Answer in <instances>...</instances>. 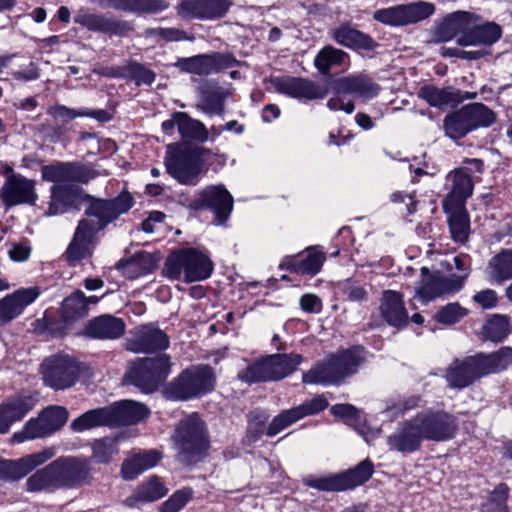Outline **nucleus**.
<instances>
[{
	"mask_svg": "<svg viewBox=\"0 0 512 512\" xmlns=\"http://www.w3.org/2000/svg\"><path fill=\"white\" fill-rule=\"evenodd\" d=\"M35 406V399L31 395L19 394L8 397L0 404V433H7L10 426L22 420Z\"/></svg>",
	"mask_w": 512,
	"mask_h": 512,
	"instance_id": "27",
	"label": "nucleus"
},
{
	"mask_svg": "<svg viewBox=\"0 0 512 512\" xmlns=\"http://www.w3.org/2000/svg\"><path fill=\"white\" fill-rule=\"evenodd\" d=\"M211 151L205 147L193 146L169 150L165 157L167 172L184 185H196Z\"/></svg>",
	"mask_w": 512,
	"mask_h": 512,
	"instance_id": "7",
	"label": "nucleus"
},
{
	"mask_svg": "<svg viewBox=\"0 0 512 512\" xmlns=\"http://www.w3.org/2000/svg\"><path fill=\"white\" fill-rule=\"evenodd\" d=\"M62 319L65 323H72L88 315L85 306L84 293L80 290L73 292L62 302Z\"/></svg>",
	"mask_w": 512,
	"mask_h": 512,
	"instance_id": "47",
	"label": "nucleus"
},
{
	"mask_svg": "<svg viewBox=\"0 0 512 512\" xmlns=\"http://www.w3.org/2000/svg\"><path fill=\"white\" fill-rule=\"evenodd\" d=\"M450 191L443 200V209L462 208L474 190L472 177L465 168H455L447 175Z\"/></svg>",
	"mask_w": 512,
	"mask_h": 512,
	"instance_id": "24",
	"label": "nucleus"
},
{
	"mask_svg": "<svg viewBox=\"0 0 512 512\" xmlns=\"http://www.w3.org/2000/svg\"><path fill=\"white\" fill-rule=\"evenodd\" d=\"M215 375L208 365L193 366L184 370L167 389V394L175 400H188L200 397L214 389Z\"/></svg>",
	"mask_w": 512,
	"mask_h": 512,
	"instance_id": "9",
	"label": "nucleus"
},
{
	"mask_svg": "<svg viewBox=\"0 0 512 512\" xmlns=\"http://www.w3.org/2000/svg\"><path fill=\"white\" fill-rule=\"evenodd\" d=\"M179 121V134L182 139L206 142L209 138V131L205 125L196 119L191 118L185 112H176Z\"/></svg>",
	"mask_w": 512,
	"mask_h": 512,
	"instance_id": "43",
	"label": "nucleus"
},
{
	"mask_svg": "<svg viewBox=\"0 0 512 512\" xmlns=\"http://www.w3.org/2000/svg\"><path fill=\"white\" fill-rule=\"evenodd\" d=\"M337 88L340 92L357 94L363 98L375 97L380 91L378 84L363 75L341 78L337 82Z\"/></svg>",
	"mask_w": 512,
	"mask_h": 512,
	"instance_id": "37",
	"label": "nucleus"
},
{
	"mask_svg": "<svg viewBox=\"0 0 512 512\" xmlns=\"http://www.w3.org/2000/svg\"><path fill=\"white\" fill-rule=\"evenodd\" d=\"M508 494L509 487L506 484L501 483L492 491L489 500L484 506H489L490 510L492 508H497V506H507L506 502Z\"/></svg>",
	"mask_w": 512,
	"mask_h": 512,
	"instance_id": "63",
	"label": "nucleus"
},
{
	"mask_svg": "<svg viewBox=\"0 0 512 512\" xmlns=\"http://www.w3.org/2000/svg\"><path fill=\"white\" fill-rule=\"evenodd\" d=\"M83 199L87 202L85 215L96 218V220L84 219L93 228L94 233L103 230L120 215L127 213L134 204L132 195L126 191L113 199L96 198L89 194L85 195Z\"/></svg>",
	"mask_w": 512,
	"mask_h": 512,
	"instance_id": "10",
	"label": "nucleus"
},
{
	"mask_svg": "<svg viewBox=\"0 0 512 512\" xmlns=\"http://www.w3.org/2000/svg\"><path fill=\"white\" fill-rule=\"evenodd\" d=\"M78 199L77 191L71 187L54 185L51 188V200L46 214L55 216L65 213L75 206Z\"/></svg>",
	"mask_w": 512,
	"mask_h": 512,
	"instance_id": "38",
	"label": "nucleus"
},
{
	"mask_svg": "<svg viewBox=\"0 0 512 512\" xmlns=\"http://www.w3.org/2000/svg\"><path fill=\"white\" fill-rule=\"evenodd\" d=\"M156 268V260L152 254L141 251L128 259L121 260L117 264V269L122 275L129 279H135L145 274L151 273Z\"/></svg>",
	"mask_w": 512,
	"mask_h": 512,
	"instance_id": "36",
	"label": "nucleus"
},
{
	"mask_svg": "<svg viewBox=\"0 0 512 512\" xmlns=\"http://www.w3.org/2000/svg\"><path fill=\"white\" fill-rule=\"evenodd\" d=\"M194 210L210 209L218 224H224L233 209V197L223 185H211L201 190L190 203Z\"/></svg>",
	"mask_w": 512,
	"mask_h": 512,
	"instance_id": "15",
	"label": "nucleus"
},
{
	"mask_svg": "<svg viewBox=\"0 0 512 512\" xmlns=\"http://www.w3.org/2000/svg\"><path fill=\"white\" fill-rule=\"evenodd\" d=\"M228 96L229 92L223 88L207 89L203 92L198 108L210 115H222L224 113V100Z\"/></svg>",
	"mask_w": 512,
	"mask_h": 512,
	"instance_id": "48",
	"label": "nucleus"
},
{
	"mask_svg": "<svg viewBox=\"0 0 512 512\" xmlns=\"http://www.w3.org/2000/svg\"><path fill=\"white\" fill-rule=\"evenodd\" d=\"M233 0H182L178 14L187 18L211 20L226 15Z\"/></svg>",
	"mask_w": 512,
	"mask_h": 512,
	"instance_id": "23",
	"label": "nucleus"
},
{
	"mask_svg": "<svg viewBox=\"0 0 512 512\" xmlns=\"http://www.w3.org/2000/svg\"><path fill=\"white\" fill-rule=\"evenodd\" d=\"M436 42H448L455 39L462 47H487L497 42L501 34H436Z\"/></svg>",
	"mask_w": 512,
	"mask_h": 512,
	"instance_id": "44",
	"label": "nucleus"
},
{
	"mask_svg": "<svg viewBox=\"0 0 512 512\" xmlns=\"http://www.w3.org/2000/svg\"><path fill=\"white\" fill-rule=\"evenodd\" d=\"M42 178L48 182L68 183L72 182L71 162H58L45 165L41 168Z\"/></svg>",
	"mask_w": 512,
	"mask_h": 512,
	"instance_id": "55",
	"label": "nucleus"
},
{
	"mask_svg": "<svg viewBox=\"0 0 512 512\" xmlns=\"http://www.w3.org/2000/svg\"><path fill=\"white\" fill-rule=\"evenodd\" d=\"M55 453L54 448L48 447L17 460L0 458V479L10 481L19 480L28 475L36 467L52 459Z\"/></svg>",
	"mask_w": 512,
	"mask_h": 512,
	"instance_id": "18",
	"label": "nucleus"
},
{
	"mask_svg": "<svg viewBox=\"0 0 512 512\" xmlns=\"http://www.w3.org/2000/svg\"><path fill=\"white\" fill-rule=\"evenodd\" d=\"M120 440V436L95 440L92 444V458L94 461L99 464H108L118 454Z\"/></svg>",
	"mask_w": 512,
	"mask_h": 512,
	"instance_id": "50",
	"label": "nucleus"
},
{
	"mask_svg": "<svg viewBox=\"0 0 512 512\" xmlns=\"http://www.w3.org/2000/svg\"><path fill=\"white\" fill-rule=\"evenodd\" d=\"M110 6L136 14H152L169 7L166 0H109Z\"/></svg>",
	"mask_w": 512,
	"mask_h": 512,
	"instance_id": "41",
	"label": "nucleus"
},
{
	"mask_svg": "<svg viewBox=\"0 0 512 512\" xmlns=\"http://www.w3.org/2000/svg\"><path fill=\"white\" fill-rule=\"evenodd\" d=\"M272 85L277 92L298 99H322L328 93L326 87H321L304 78H276L272 81Z\"/></svg>",
	"mask_w": 512,
	"mask_h": 512,
	"instance_id": "25",
	"label": "nucleus"
},
{
	"mask_svg": "<svg viewBox=\"0 0 512 512\" xmlns=\"http://www.w3.org/2000/svg\"><path fill=\"white\" fill-rule=\"evenodd\" d=\"M464 283L465 277H458L457 274L443 276L437 272L420 281L416 295L423 301L428 302L438 297L460 291Z\"/></svg>",
	"mask_w": 512,
	"mask_h": 512,
	"instance_id": "20",
	"label": "nucleus"
},
{
	"mask_svg": "<svg viewBox=\"0 0 512 512\" xmlns=\"http://www.w3.org/2000/svg\"><path fill=\"white\" fill-rule=\"evenodd\" d=\"M96 233L86 220H80L73 239L70 242L65 257L70 265L91 255L90 245Z\"/></svg>",
	"mask_w": 512,
	"mask_h": 512,
	"instance_id": "32",
	"label": "nucleus"
},
{
	"mask_svg": "<svg viewBox=\"0 0 512 512\" xmlns=\"http://www.w3.org/2000/svg\"><path fill=\"white\" fill-rule=\"evenodd\" d=\"M443 127L445 134L454 140L461 139L473 131L463 107L446 115Z\"/></svg>",
	"mask_w": 512,
	"mask_h": 512,
	"instance_id": "45",
	"label": "nucleus"
},
{
	"mask_svg": "<svg viewBox=\"0 0 512 512\" xmlns=\"http://www.w3.org/2000/svg\"><path fill=\"white\" fill-rule=\"evenodd\" d=\"M467 314V310L459 303H449L441 307L435 314V319L444 325H451L460 321Z\"/></svg>",
	"mask_w": 512,
	"mask_h": 512,
	"instance_id": "59",
	"label": "nucleus"
},
{
	"mask_svg": "<svg viewBox=\"0 0 512 512\" xmlns=\"http://www.w3.org/2000/svg\"><path fill=\"white\" fill-rule=\"evenodd\" d=\"M488 275L497 283L512 279V247L502 249L493 256L487 265Z\"/></svg>",
	"mask_w": 512,
	"mask_h": 512,
	"instance_id": "39",
	"label": "nucleus"
},
{
	"mask_svg": "<svg viewBox=\"0 0 512 512\" xmlns=\"http://www.w3.org/2000/svg\"><path fill=\"white\" fill-rule=\"evenodd\" d=\"M161 458V453L154 449L143 453H136L123 461L121 476L124 480H133L145 470L156 466Z\"/></svg>",
	"mask_w": 512,
	"mask_h": 512,
	"instance_id": "35",
	"label": "nucleus"
},
{
	"mask_svg": "<svg viewBox=\"0 0 512 512\" xmlns=\"http://www.w3.org/2000/svg\"><path fill=\"white\" fill-rule=\"evenodd\" d=\"M307 252L308 253L305 258H293L288 262V269L290 272L315 275L321 270L326 259L324 252L317 251L314 248L308 249Z\"/></svg>",
	"mask_w": 512,
	"mask_h": 512,
	"instance_id": "42",
	"label": "nucleus"
},
{
	"mask_svg": "<svg viewBox=\"0 0 512 512\" xmlns=\"http://www.w3.org/2000/svg\"><path fill=\"white\" fill-rule=\"evenodd\" d=\"M473 130L488 127L495 121L494 112L482 103H472L463 106Z\"/></svg>",
	"mask_w": 512,
	"mask_h": 512,
	"instance_id": "51",
	"label": "nucleus"
},
{
	"mask_svg": "<svg viewBox=\"0 0 512 512\" xmlns=\"http://www.w3.org/2000/svg\"><path fill=\"white\" fill-rule=\"evenodd\" d=\"M447 213L449 216V228L452 239L458 243H465L469 236L470 221L464 206L462 208H451Z\"/></svg>",
	"mask_w": 512,
	"mask_h": 512,
	"instance_id": "46",
	"label": "nucleus"
},
{
	"mask_svg": "<svg viewBox=\"0 0 512 512\" xmlns=\"http://www.w3.org/2000/svg\"><path fill=\"white\" fill-rule=\"evenodd\" d=\"M365 361V351L359 346L331 353L327 358L303 373L305 384L338 385L357 373Z\"/></svg>",
	"mask_w": 512,
	"mask_h": 512,
	"instance_id": "3",
	"label": "nucleus"
},
{
	"mask_svg": "<svg viewBox=\"0 0 512 512\" xmlns=\"http://www.w3.org/2000/svg\"><path fill=\"white\" fill-rule=\"evenodd\" d=\"M72 182L88 183L99 174L90 165L78 162H71Z\"/></svg>",
	"mask_w": 512,
	"mask_h": 512,
	"instance_id": "62",
	"label": "nucleus"
},
{
	"mask_svg": "<svg viewBox=\"0 0 512 512\" xmlns=\"http://www.w3.org/2000/svg\"><path fill=\"white\" fill-rule=\"evenodd\" d=\"M213 269V262L207 255L194 248H184L167 257L163 274L170 280H179L184 274V281L189 283L209 278Z\"/></svg>",
	"mask_w": 512,
	"mask_h": 512,
	"instance_id": "5",
	"label": "nucleus"
},
{
	"mask_svg": "<svg viewBox=\"0 0 512 512\" xmlns=\"http://www.w3.org/2000/svg\"><path fill=\"white\" fill-rule=\"evenodd\" d=\"M125 332L122 319L112 315H102L91 320L86 327V334L98 339H117Z\"/></svg>",
	"mask_w": 512,
	"mask_h": 512,
	"instance_id": "33",
	"label": "nucleus"
},
{
	"mask_svg": "<svg viewBox=\"0 0 512 512\" xmlns=\"http://www.w3.org/2000/svg\"><path fill=\"white\" fill-rule=\"evenodd\" d=\"M74 21L89 30H99L101 32H115L117 28L116 23L94 14L79 13L74 17Z\"/></svg>",
	"mask_w": 512,
	"mask_h": 512,
	"instance_id": "57",
	"label": "nucleus"
},
{
	"mask_svg": "<svg viewBox=\"0 0 512 512\" xmlns=\"http://www.w3.org/2000/svg\"><path fill=\"white\" fill-rule=\"evenodd\" d=\"M128 75L137 86L142 84L150 85L156 77L152 70L137 62H130L128 64Z\"/></svg>",
	"mask_w": 512,
	"mask_h": 512,
	"instance_id": "61",
	"label": "nucleus"
},
{
	"mask_svg": "<svg viewBox=\"0 0 512 512\" xmlns=\"http://www.w3.org/2000/svg\"><path fill=\"white\" fill-rule=\"evenodd\" d=\"M168 493L160 478L156 475L150 476L146 481L142 482L132 495L124 501L128 507H136L142 503L154 502Z\"/></svg>",
	"mask_w": 512,
	"mask_h": 512,
	"instance_id": "34",
	"label": "nucleus"
},
{
	"mask_svg": "<svg viewBox=\"0 0 512 512\" xmlns=\"http://www.w3.org/2000/svg\"><path fill=\"white\" fill-rule=\"evenodd\" d=\"M372 474V462L364 460L353 469L323 477L308 476L303 479V482L306 486L319 491L340 492L364 484Z\"/></svg>",
	"mask_w": 512,
	"mask_h": 512,
	"instance_id": "11",
	"label": "nucleus"
},
{
	"mask_svg": "<svg viewBox=\"0 0 512 512\" xmlns=\"http://www.w3.org/2000/svg\"><path fill=\"white\" fill-rule=\"evenodd\" d=\"M415 417L425 440L446 441L453 438L458 429L456 418L442 410L420 412Z\"/></svg>",
	"mask_w": 512,
	"mask_h": 512,
	"instance_id": "14",
	"label": "nucleus"
},
{
	"mask_svg": "<svg viewBox=\"0 0 512 512\" xmlns=\"http://www.w3.org/2000/svg\"><path fill=\"white\" fill-rule=\"evenodd\" d=\"M416 417L402 422L395 433L388 437L390 449L402 453H411L418 450L424 439Z\"/></svg>",
	"mask_w": 512,
	"mask_h": 512,
	"instance_id": "26",
	"label": "nucleus"
},
{
	"mask_svg": "<svg viewBox=\"0 0 512 512\" xmlns=\"http://www.w3.org/2000/svg\"><path fill=\"white\" fill-rule=\"evenodd\" d=\"M39 415L51 435L65 425L69 413L65 407L53 405L45 408Z\"/></svg>",
	"mask_w": 512,
	"mask_h": 512,
	"instance_id": "52",
	"label": "nucleus"
},
{
	"mask_svg": "<svg viewBox=\"0 0 512 512\" xmlns=\"http://www.w3.org/2000/svg\"><path fill=\"white\" fill-rule=\"evenodd\" d=\"M511 364L512 348L502 347L493 353H479L455 361L447 370L446 380L450 387L463 389L481 377L505 370Z\"/></svg>",
	"mask_w": 512,
	"mask_h": 512,
	"instance_id": "2",
	"label": "nucleus"
},
{
	"mask_svg": "<svg viewBox=\"0 0 512 512\" xmlns=\"http://www.w3.org/2000/svg\"><path fill=\"white\" fill-rule=\"evenodd\" d=\"M99 426L111 427L108 406L89 410L70 424V428L74 432H83Z\"/></svg>",
	"mask_w": 512,
	"mask_h": 512,
	"instance_id": "40",
	"label": "nucleus"
},
{
	"mask_svg": "<svg viewBox=\"0 0 512 512\" xmlns=\"http://www.w3.org/2000/svg\"><path fill=\"white\" fill-rule=\"evenodd\" d=\"M174 442L179 461L186 465L200 461L209 448L204 421L196 413L182 419L175 430Z\"/></svg>",
	"mask_w": 512,
	"mask_h": 512,
	"instance_id": "4",
	"label": "nucleus"
},
{
	"mask_svg": "<svg viewBox=\"0 0 512 512\" xmlns=\"http://www.w3.org/2000/svg\"><path fill=\"white\" fill-rule=\"evenodd\" d=\"M2 58L10 59L7 61V66H3V68H9L15 79L29 81L38 78V70L28 58L16 55L2 56Z\"/></svg>",
	"mask_w": 512,
	"mask_h": 512,
	"instance_id": "49",
	"label": "nucleus"
},
{
	"mask_svg": "<svg viewBox=\"0 0 512 512\" xmlns=\"http://www.w3.org/2000/svg\"><path fill=\"white\" fill-rule=\"evenodd\" d=\"M441 32H501L495 22H483L481 16L468 11H455L447 14L440 23Z\"/></svg>",
	"mask_w": 512,
	"mask_h": 512,
	"instance_id": "21",
	"label": "nucleus"
},
{
	"mask_svg": "<svg viewBox=\"0 0 512 512\" xmlns=\"http://www.w3.org/2000/svg\"><path fill=\"white\" fill-rule=\"evenodd\" d=\"M347 299L353 302H362L366 300L368 292L364 286L358 285L353 281H347L344 289Z\"/></svg>",
	"mask_w": 512,
	"mask_h": 512,
	"instance_id": "64",
	"label": "nucleus"
},
{
	"mask_svg": "<svg viewBox=\"0 0 512 512\" xmlns=\"http://www.w3.org/2000/svg\"><path fill=\"white\" fill-rule=\"evenodd\" d=\"M346 54L331 46L323 48L315 59V66L323 74H328L332 65L343 63Z\"/></svg>",
	"mask_w": 512,
	"mask_h": 512,
	"instance_id": "58",
	"label": "nucleus"
},
{
	"mask_svg": "<svg viewBox=\"0 0 512 512\" xmlns=\"http://www.w3.org/2000/svg\"><path fill=\"white\" fill-rule=\"evenodd\" d=\"M171 366V358L167 354L140 358L132 363L126 377L142 392L152 393L166 381Z\"/></svg>",
	"mask_w": 512,
	"mask_h": 512,
	"instance_id": "8",
	"label": "nucleus"
},
{
	"mask_svg": "<svg viewBox=\"0 0 512 512\" xmlns=\"http://www.w3.org/2000/svg\"><path fill=\"white\" fill-rule=\"evenodd\" d=\"M91 470L87 458L61 456L29 476L26 490L53 493L59 489L81 487L90 483Z\"/></svg>",
	"mask_w": 512,
	"mask_h": 512,
	"instance_id": "1",
	"label": "nucleus"
},
{
	"mask_svg": "<svg viewBox=\"0 0 512 512\" xmlns=\"http://www.w3.org/2000/svg\"><path fill=\"white\" fill-rule=\"evenodd\" d=\"M43 382L54 390H65L75 385L80 375V365L68 355H53L41 364Z\"/></svg>",
	"mask_w": 512,
	"mask_h": 512,
	"instance_id": "13",
	"label": "nucleus"
},
{
	"mask_svg": "<svg viewBox=\"0 0 512 512\" xmlns=\"http://www.w3.org/2000/svg\"><path fill=\"white\" fill-rule=\"evenodd\" d=\"M435 11L434 3L419 0L378 9L373 18L391 27H404L427 20Z\"/></svg>",
	"mask_w": 512,
	"mask_h": 512,
	"instance_id": "12",
	"label": "nucleus"
},
{
	"mask_svg": "<svg viewBox=\"0 0 512 512\" xmlns=\"http://www.w3.org/2000/svg\"><path fill=\"white\" fill-rule=\"evenodd\" d=\"M234 59L229 54H203L188 58H179L175 66L182 72L196 75H208L219 72L232 65Z\"/></svg>",
	"mask_w": 512,
	"mask_h": 512,
	"instance_id": "22",
	"label": "nucleus"
},
{
	"mask_svg": "<svg viewBox=\"0 0 512 512\" xmlns=\"http://www.w3.org/2000/svg\"><path fill=\"white\" fill-rule=\"evenodd\" d=\"M379 311L382 318L390 326L402 328L408 324V312L405 308L402 295L397 291H383Z\"/></svg>",
	"mask_w": 512,
	"mask_h": 512,
	"instance_id": "31",
	"label": "nucleus"
},
{
	"mask_svg": "<svg viewBox=\"0 0 512 512\" xmlns=\"http://www.w3.org/2000/svg\"><path fill=\"white\" fill-rule=\"evenodd\" d=\"M167 334L153 324L136 328L131 337L126 339V349L134 353H155L169 347Z\"/></svg>",
	"mask_w": 512,
	"mask_h": 512,
	"instance_id": "17",
	"label": "nucleus"
},
{
	"mask_svg": "<svg viewBox=\"0 0 512 512\" xmlns=\"http://www.w3.org/2000/svg\"><path fill=\"white\" fill-rule=\"evenodd\" d=\"M49 435L40 415H38L37 418H32L26 422L21 431L14 433L11 437V442L22 443L26 440L43 438Z\"/></svg>",
	"mask_w": 512,
	"mask_h": 512,
	"instance_id": "53",
	"label": "nucleus"
},
{
	"mask_svg": "<svg viewBox=\"0 0 512 512\" xmlns=\"http://www.w3.org/2000/svg\"><path fill=\"white\" fill-rule=\"evenodd\" d=\"M111 427L133 425L150 415V410L142 403L123 400L108 406Z\"/></svg>",
	"mask_w": 512,
	"mask_h": 512,
	"instance_id": "29",
	"label": "nucleus"
},
{
	"mask_svg": "<svg viewBox=\"0 0 512 512\" xmlns=\"http://www.w3.org/2000/svg\"><path fill=\"white\" fill-rule=\"evenodd\" d=\"M0 197L7 208L21 204L35 205L38 198L35 181L21 174H12L1 187Z\"/></svg>",
	"mask_w": 512,
	"mask_h": 512,
	"instance_id": "19",
	"label": "nucleus"
},
{
	"mask_svg": "<svg viewBox=\"0 0 512 512\" xmlns=\"http://www.w3.org/2000/svg\"><path fill=\"white\" fill-rule=\"evenodd\" d=\"M303 361L298 353L268 355L238 373V379L246 383L278 381L294 373Z\"/></svg>",
	"mask_w": 512,
	"mask_h": 512,
	"instance_id": "6",
	"label": "nucleus"
},
{
	"mask_svg": "<svg viewBox=\"0 0 512 512\" xmlns=\"http://www.w3.org/2000/svg\"><path fill=\"white\" fill-rule=\"evenodd\" d=\"M482 334L485 339L500 342L509 334V322L507 317L495 315L483 326Z\"/></svg>",
	"mask_w": 512,
	"mask_h": 512,
	"instance_id": "54",
	"label": "nucleus"
},
{
	"mask_svg": "<svg viewBox=\"0 0 512 512\" xmlns=\"http://www.w3.org/2000/svg\"><path fill=\"white\" fill-rule=\"evenodd\" d=\"M335 40L348 48L359 51L373 50L377 43L368 34H334Z\"/></svg>",
	"mask_w": 512,
	"mask_h": 512,
	"instance_id": "56",
	"label": "nucleus"
},
{
	"mask_svg": "<svg viewBox=\"0 0 512 512\" xmlns=\"http://www.w3.org/2000/svg\"><path fill=\"white\" fill-rule=\"evenodd\" d=\"M37 287L18 289L0 300V323L5 324L18 317L25 307L39 296Z\"/></svg>",
	"mask_w": 512,
	"mask_h": 512,
	"instance_id": "28",
	"label": "nucleus"
},
{
	"mask_svg": "<svg viewBox=\"0 0 512 512\" xmlns=\"http://www.w3.org/2000/svg\"><path fill=\"white\" fill-rule=\"evenodd\" d=\"M419 95L431 106L437 108L456 107L466 99H474L476 93L462 92L454 87L438 88L432 85L423 86Z\"/></svg>",
	"mask_w": 512,
	"mask_h": 512,
	"instance_id": "30",
	"label": "nucleus"
},
{
	"mask_svg": "<svg viewBox=\"0 0 512 512\" xmlns=\"http://www.w3.org/2000/svg\"><path fill=\"white\" fill-rule=\"evenodd\" d=\"M328 407V401L322 395L309 399L297 407L287 409L276 415L267 427V436H275L293 423L310 415L317 414Z\"/></svg>",
	"mask_w": 512,
	"mask_h": 512,
	"instance_id": "16",
	"label": "nucleus"
},
{
	"mask_svg": "<svg viewBox=\"0 0 512 512\" xmlns=\"http://www.w3.org/2000/svg\"><path fill=\"white\" fill-rule=\"evenodd\" d=\"M193 496V490L190 487L174 492L160 507V512H178L181 510Z\"/></svg>",
	"mask_w": 512,
	"mask_h": 512,
	"instance_id": "60",
	"label": "nucleus"
}]
</instances>
